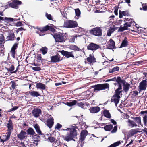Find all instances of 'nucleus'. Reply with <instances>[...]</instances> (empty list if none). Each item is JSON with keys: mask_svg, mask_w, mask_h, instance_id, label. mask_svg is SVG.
Instances as JSON below:
<instances>
[{"mask_svg": "<svg viewBox=\"0 0 147 147\" xmlns=\"http://www.w3.org/2000/svg\"><path fill=\"white\" fill-rule=\"evenodd\" d=\"M109 30L112 33L115 30V29L114 28L111 27Z\"/></svg>", "mask_w": 147, "mask_h": 147, "instance_id": "obj_59", "label": "nucleus"}, {"mask_svg": "<svg viewBox=\"0 0 147 147\" xmlns=\"http://www.w3.org/2000/svg\"><path fill=\"white\" fill-rule=\"evenodd\" d=\"M100 46L93 43H91L88 45L87 48L88 50L94 51L100 48Z\"/></svg>", "mask_w": 147, "mask_h": 147, "instance_id": "obj_9", "label": "nucleus"}, {"mask_svg": "<svg viewBox=\"0 0 147 147\" xmlns=\"http://www.w3.org/2000/svg\"><path fill=\"white\" fill-rule=\"evenodd\" d=\"M80 35H78V36L76 35L75 36L71 37L69 39V41L71 42H74L75 38H77V37H80Z\"/></svg>", "mask_w": 147, "mask_h": 147, "instance_id": "obj_48", "label": "nucleus"}, {"mask_svg": "<svg viewBox=\"0 0 147 147\" xmlns=\"http://www.w3.org/2000/svg\"><path fill=\"white\" fill-rule=\"evenodd\" d=\"M107 48L109 49H113L115 48V43L113 40L110 39L107 44Z\"/></svg>", "mask_w": 147, "mask_h": 147, "instance_id": "obj_14", "label": "nucleus"}, {"mask_svg": "<svg viewBox=\"0 0 147 147\" xmlns=\"http://www.w3.org/2000/svg\"><path fill=\"white\" fill-rule=\"evenodd\" d=\"M103 114L105 117L108 118H109L111 117L110 114L108 110H105L103 112Z\"/></svg>", "mask_w": 147, "mask_h": 147, "instance_id": "obj_35", "label": "nucleus"}, {"mask_svg": "<svg viewBox=\"0 0 147 147\" xmlns=\"http://www.w3.org/2000/svg\"><path fill=\"white\" fill-rule=\"evenodd\" d=\"M7 127L8 129V132H10V134L13 129V125L11 120H9V123L7 124Z\"/></svg>", "mask_w": 147, "mask_h": 147, "instance_id": "obj_27", "label": "nucleus"}, {"mask_svg": "<svg viewBox=\"0 0 147 147\" xmlns=\"http://www.w3.org/2000/svg\"><path fill=\"white\" fill-rule=\"evenodd\" d=\"M87 131L86 130H83L81 133V140L82 141H83L87 134Z\"/></svg>", "mask_w": 147, "mask_h": 147, "instance_id": "obj_29", "label": "nucleus"}, {"mask_svg": "<svg viewBox=\"0 0 147 147\" xmlns=\"http://www.w3.org/2000/svg\"><path fill=\"white\" fill-rule=\"evenodd\" d=\"M18 108V107L17 106H14L13 108L8 111L10 112L12 111H15Z\"/></svg>", "mask_w": 147, "mask_h": 147, "instance_id": "obj_55", "label": "nucleus"}, {"mask_svg": "<svg viewBox=\"0 0 147 147\" xmlns=\"http://www.w3.org/2000/svg\"><path fill=\"white\" fill-rule=\"evenodd\" d=\"M142 6L143 7V10L144 11L147 10V6L145 4H142Z\"/></svg>", "mask_w": 147, "mask_h": 147, "instance_id": "obj_54", "label": "nucleus"}, {"mask_svg": "<svg viewBox=\"0 0 147 147\" xmlns=\"http://www.w3.org/2000/svg\"><path fill=\"white\" fill-rule=\"evenodd\" d=\"M4 20L8 22H12L13 21V19L12 18L5 17Z\"/></svg>", "mask_w": 147, "mask_h": 147, "instance_id": "obj_51", "label": "nucleus"}, {"mask_svg": "<svg viewBox=\"0 0 147 147\" xmlns=\"http://www.w3.org/2000/svg\"><path fill=\"white\" fill-rule=\"evenodd\" d=\"M131 118L133 119L134 121V123L137 125V126H138L139 127H140V125L142 127L143 126V125L141 123V119L140 117H131Z\"/></svg>", "mask_w": 147, "mask_h": 147, "instance_id": "obj_13", "label": "nucleus"}, {"mask_svg": "<svg viewBox=\"0 0 147 147\" xmlns=\"http://www.w3.org/2000/svg\"><path fill=\"white\" fill-rule=\"evenodd\" d=\"M46 16L49 20H52V18L51 15V14H49L46 13L45 15Z\"/></svg>", "mask_w": 147, "mask_h": 147, "instance_id": "obj_52", "label": "nucleus"}, {"mask_svg": "<svg viewBox=\"0 0 147 147\" xmlns=\"http://www.w3.org/2000/svg\"><path fill=\"white\" fill-rule=\"evenodd\" d=\"M75 13H76V16L75 18L76 19H78V17L79 16H80L81 12L80 11L79 9H75Z\"/></svg>", "mask_w": 147, "mask_h": 147, "instance_id": "obj_41", "label": "nucleus"}, {"mask_svg": "<svg viewBox=\"0 0 147 147\" xmlns=\"http://www.w3.org/2000/svg\"><path fill=\"white\" fill-rule=\"evenodd\" d=\"M119 14V17L120 18H123V15L125 16H129V13L128 11H120Z\"/></svg>", "mask_w": 147, "mask_h": 147, "instance_id": "obj_25", "label": "nucleus"}, {"mask_svg": "<svg viewBox=\"0 0 147 147\" xmlns=\"http://www.w3.org/2000/svg\"><path fill=\"white\" fill-rule=\"evenodd\" d=\"M100 110V107L98 106L91 107L89 109L91 113H96L99 112Z\"/></svg>", "mask_w": 147, "mask_h": 147, "instance_id": "obj_26", "label": "nucleus"}, {"mask_svg": "<svg viewBox=\"0 0 147 147\" xmlns=\"http://www.w3.org/2000/svg\"><path fill=\"white\" fill-rule=\"evenodd\" d=\"M29 94L33 97H38L40 96L38 92L34 91H29Z\"/></svg>", "mask_w": 147, "mask_h": 147, "instance_id": "obj_31", "label": "nucleus"}, {"mask_svg": "<svg viewBox=\"0 0 147 147\" xmlns=\"http://www.w3.org/2000/svg\"><path fill=\"white\" fill-rule=\"evenodd\" d=\"M39 138V136L37 135H34L32 136L33 143L36 145H38V142L40 141Z\"/></svg>", "mask_w": 147, "mask_h": 147, "instance_id": "obj_28", "label": "nucleus"}, {"mask_svg": "<svg viewBox=\"0 0 147 147\" xmlns=\"http://www.w3.org/2000/svg\"><path fill=\"white\" fill-rule=\"evenodd\" d=\"M77 103V101L75 100H73L72 102H67V105L69 106H72L75 105Z\"/></svg>", "mask_w": 147, "mask_h": 147, "instance_id": "obj_45", "label": "nucleus"}, {"mask_svg": "<svg viewBox=\"0 0 147 147\" xmlns=\"http://www.w3.org/2000/svg\"><path fill=\"white\" fill-rule=\"evenodd\" d=\"M111 122L114 125L116 124V122L113 119H111Z\"/></svg>", "mask_w": 147, "mask_h": 147, "instance_id": "obj_63", "label": "nucleus"}, {"mask_svg": "<svg viewBox=\"0 0 147 147\" xmlns=\"http://www.w3.org/2000/svg\"><path fill=\"white\" fill-rule=\"evenodd\" d=\"M62 130L68 131L67 135L63 137L64 140L67 142L73 140V138L77 135L76 131L74 128H67V129H62Z\"/></svg>", "mask_w": 147, "mask_h": 147, "instance_id": "obj_1", "label": "nucleus"}, {"mask_svg": "<svg viewBox=\"0 0 147 147\" xmlns=\"http://www.w3.org/2000/svg\"><path fill=\"white\" fill-rule=\"evenodd\" d=\"M109 87V84L107 83L102 84H99L92 86L94 91L104 90L108 88Z\"/></svg>", "mask_w": 147, "mask_h": 147, "instance_id": "obj_4", "label": "nucleus"}, {"mask_svg": "<svg viewBox=\"0 0 147 147\" xmlns=\"http://www.w3.org/2000/svg\"><path fill=\"white\" fill-rule=\"evenodd\" d=\"M18 46V44L16 43H15L13 45V47H12L11 50V56L13 58H15V49Z\"/></svg>", "mask_w": 147, "mask_h": 147, "instance_id": "obj_24", "label": "nucleus"}, {"mask_svg": "<svg viewBox=\"0 0 147 147\" xmlns=\"http://www.w3.org/2000/svg\"><path fill=\"white\" fill-rule=\"evenodd\" d=\"M61 54L64 56H65L67 58L70 57H74V56L73 54V52H69L64 50H62L61 52Z\"/></svg>", "mask_w": 147, "mask_h": 147, "instance_id": "obj_12", "label": "nucleus"}, {"mask_svg": "<svg viewBox=\"0 0 147 147\" xmlns=\"http://www.w3.org/2000/svg\"><path fill=\"white\" fill-rule=\"evenodd\" d=\"M130 20H131V21L126 22L124 24V26L123 28V30L128 29L129 27H130L131 26L132 24L133 25H134V24H135V22L134 21H132V19H129V21H130Z\"/></svg>", "mask_w": 147, "mask_h": 147, "instance_id": "obj_10", "label": "nucleus"}, {"mask_svg": "<svg viewBox=\"0 0 147 147\" xmlns=\"http://www.w3.org/2000/svg\"><path fill=\"white\" fill-rule=\"evenodd\" d=\"M111 33V32L109 30L107 32V34L108 36H110Z\"/></svg>", "mask_w": 147, "mask_h": 147, "instance_id": "obj_64", "label": "nucleus"}, {"mask_svg": "<svg viewBox=\"0 0 147 147\" xmlns=\"http://www.w3.org/2000/svg\"><path fill=\"white\" fill-rule=\"evenodd\" d=\"M37 59L39 61H40L41 60L42 57L40 55H38L37 56Z\"/></svg>", "mask_w": 147, "mask_h": 147, "instance_id": "obj_60", "label": "nucleus"}, {"mask_svg": "<svg viewBox=\"0 0 147 147\" xmlns=\"http://www.w3.org/2000/svg\"><path fill=\"white\" fill-rule=\"evenodd\" d=\"M123 85V90L125 92H127L129 90L130 86L129 84L125 83Z\"/></svg>", "mask_w": 147, "mask_h": 147, "instance_id": "obj_34", "label": "nucleus"}, {"mask_svg": "<svg viewBox=\"0 0 147 147\" xmlns=\"http://www.w3.org/2000/svg\"><path fill=\"white\" fill-rule=\"evenodd\" d=\"M90 32L94 35L98 36H101L102 34V30L98 27L92 29Z\"/></svg>", "mask_w": 147, "mask_h": 147, "instance_id": "obj_6", "label": "nucleus"}, {"mask_svg": "<svg viewBox=\"0 0 147 147\" xmlns=\"http://www.w3.org/2000/svg\"><path fill=\"white\" fill-rule=\"evenodd\" d=\"M140 113L142 115H143V120L145 126H146L147 125V111H142L140 112Z\"/></svg>", "mask_w": 147, "mask_h": 147, "instance_id": "obj_15", "label": "nucleus"}, {"mask_svg": "<svg viewBox=\"0 0 147 147\" xmlns=\"http://www.w3.org/2000/svg\"><path fill=\"white\" fill-rule=\"evenodd\" d=\"M88 61L90 63L94 62L95 61V59L94 58V57L90 55L89 57L87 58Z\"/></svg>", "mask_w": 147, "mask_h": 147, "instance_id": "obj_32", "label": "nucleus"}, {"mask_svg": "<svg viewBox=\"0 0 147 147\" xmlns=\"http://www.w3.org/2000/svg\"><path fill=\"white\" fill-rule=\"evenodd\" d=\"M6 69L8 71L10 72L11 73H16L17 71V70H16L13 72H12L14 69V66L12 65H11L9 68H6Z\"/></svg>", "mask_w": 147, "mask_h": 147, "instance_id": "obj_36", "label": "nucleus"}, {"mask_svg": "<svg viewBox=\"0 0 147 147\" xmlns=\"http://www.w3.org/2000/svg\"><path fill=\"white\" fill-rule=\"evenodd\" d=\"M28 133L31 135H34L35 134V132L34 130L32 128H29L27 130Z\"/></svg>", "mask_w": 147, "mask_h": 147, "instance_id": "obj_40", "label": "nucleus"}, {"mask_svg": "<svg viewBox=\"0 0 147 147\" xmlns=\"http://www.w3.org/2000/svg\"><path fill=\"white\" fill-rule=\"evenodd\" d=\"M62 125L59 123H57L55 127V128L59 129L61 128Z\"/></svg>", "mask_w": 147, "mask_h": 147, "instance_id": "obj_58", "label": "nucleus"}, {"mask_svg": "<svg viewBox=\"0 0 147 147\" xmlns=\"http://www.w3.org/2000/svg\"><path fill=\"white\" fill-rule=\"evenodd\" d=\"M119 68L118 67H115L113 68L111 70H110L109 71V73H112L114 72H115L119 70Z\"/></svg>", "mask_w": 147, "mask_h": 147, "instance_id": "obj_47", "label": "nucleus"}, {"mask_svg": "<svg viewBox=\"0 0 147 147\" xmlns=\"http://www.w3.org/2000/svg\"><path fill=\"white\" fill-rule=\"evenodd\" d=\"M147 85V81L146 80H142L140 83L139 88L140 90H145Z\"/></svg>", "mask_w": 147, "mask_h": 147, "instance_id": "obj_17", "label": "nucleus"}, {"mask_svg": "<svg viewBox=\"0 0 147 147\" xmlns=\"http://www.w3.org/2000/svg\"><path fill=\"white\" fill-rule=\"evenodd\" d=\"M127 122L128 123V126L130 127H136L137 126V125L134 123V120L128 119L127 120Z\"/></svg>", "mask_w": 147, "mask_h": 147, "instance_id": "obj_23", "label": "nucleus"}, {"mask_svg": "<svg viewBox=\"0 0 147 147\" xmlns=\"http://www.w3.org/2000/svg\"><path fill=\"white\" fill-rule=\"evenodd\" d=\"M122 91H118L117 90H116L115 94L113 96L111 99L112 101L114 102L116 106L119 102V99L120 98V95Z\"/></svg>", "mask_w": 147, "mask_h": 147, "instance_id": "obj_3", "label": "nucleus"}, {"mask_svg": "<svg viewBox=\"0 0 147 147\" xmlns=\"http://www.w3.org/2000/svg\"><path fill=\"white\" fill-rule=\"evenodd\" d=\"M116 82L119 84V86L118 88L116 90L120 91V90L122 89L121 85H123L125 83V82L123 80L121 79L120 77H118L116 79Z\"/></svg>", "mask_w": 147, "mask_h": 147, "instance_id": "obj_16", "label": "nucleus"}, {"mask_svg": "<svg viewBox=\"0 0 147 147\" xmlns=\"http://www.w3.org/2000/svg\"><path fill=\"white\" fill-rule=\"evenodd\" d=\"M41 113L40 109H34L32 111V113L35 117H38Z\"/></svg>", "mask_w": 147, "mask_h": 147, "instance_id": "obj_21", "label": "nucleus"}, {"mask_svg": "<svg viewBox=\"0 0 147 147\" xmlns=\"http://www.w3.org/2000/svg\"><path fill=\"white\" fill-rule=\"evenodd\" d=\"M34 127L36 132L39 135H42L40 129L39 125L36 124L34 125Z\"/></svg>", "mask_w": 147, "mask_h": 147, "instance_id": "obj_37", "label": "nucleus"}, {"mask_svg": "<svg viewBox=\"0 0 147 147\" xmlns=\"http://www.w3.org/2000/svg\"><path fill=\"white\" fill-rule=\"evenodd\" d=\"M113 126L111 125H107L104 127V129L105 131H110L113 128Z\"/></svg>", "mask_w": 147, "mask_h": 147, "instance_id": "obj_38", "label": "nucleus"}, {"mask_svg": "<svg viewBox=\"0 0 147 147\" xmlns=\"http://www.w3.org/2000/svg\"><path fill=\"white\" fill-rule=\"evenodd\" d=\"M48 118L49 119L47 122V125L50 128L52 127L53 124V119L51 115H49Z\"/></svg>", "mask_w": 147, "mask_h": 147, "instance_id": "obj_19", "label": "nucleus"}, {"mask_svg": "<svg viewBox=\"0 0 147 147\" xmlns=\"http://www.w3.org/2000/svg\"><path fill=\"white\" fill-rule=\"evenodd\" d=\"M54 37L56 42H62L64 41L65 36L63 34H57L54 36Z\"/></svg>", "mask_w": 147, "mask_h": 147, "instance_id": "obj_7", "label": "nucleus"}, {"mask_svg": "<svg viewBox=\"0 0 147 147\" xmlns=\"http://www.w3.org/2000/svg\"><path fill=\"white\" fill-rule=\"evenodd\" d=\"M70 49L72 50H75L76 51H80V49L79 48L77 47L75 45H71L70 47Z\"/></svg>", "mask_w": 147, "mask_h": 147, "instance_id": "obj_43", "label": "nucleus"}, {"mask_svg": "<svg viewBox=\"0 0 147 147\" xmlns=\"http://www.w3.org/2000/svg\"><path fill=\"white\" fill-rule=\"evenodd\" d=\"M51 58V62H57L60 60V56L59 55L52 56Z\"/></svg>", "mask_w": 147, "mask_h": 147, "instance_id": "obj_20", "label": "nucleus"}, {"mask_svg": "<svg viewBox=\"0 0 147 147\" xmlns=\"http://www.w3.org/2000/svg\"><path fill=\"white\" fill-rule=\"evenodd\" d=\"M32 69L33 70L36 71H39L41 70L40 67H34Z\"/></svg>", "mask_w": 147, "mask_h": 147, "instance_id": "obj_56", "label": "nucleus"}, {"mask_svg": "<svg viewBox=\"0 0 147 147\" xmlns=\"http://www.w3.org/2000/svg\"><path fill=\"white\" fill-rule=\"evenodd\" d=\"M4 41V38L3 34H0V44H2Z\"/></svg>", "mask_w": 147, "mask_h": 147, "instance_id": "obj_49", "label": "nucleus"}, {"mask_svg": "<svg viewBox=\"0 0 147 147\" xmlns=\"http://www.w3.org/2000/svg\"><path fill=\"white\" fill-rule=\"evenodd\" d=\"M27 134L23 130H22L20 133L17 135L18 137L20 140H23L27 137Z\"/></svg>", "mask_w": 147, "mask_h": 147, "instance_id": "obj_18", "label": "nucleus"}, {"mask_svg": "<svg viewBox=\"0 0 147 147\" xmlns=\"http://www.w3.org/2000/svg\"><path fill=\"white\" fill-rule=\"evenodd\" d=\"M22 4L20 1L17 0H14L8 4L9 6L11 8L17 9L19 7V5Z\"/></svg>", "mask_w": 147, "mask_h": 147, "instance_id": "obj_5", "label": "nucleus"}, {"mask_svg": "<svg viewBox=\"0 0 147 147\" xmlns=\"http://www.w3.org/2000/svg\"><path fill=\"white\" fill-rule=\"evenodd\" d=\"M77 22L75 21L67 20L64 23V27L68 28H73L77 26Z\"/></svg>", "mask_w": 147, "mask_h": 147, "instance_id": "obj_2", "label": "nucleus"}, {"mask_svg": "<svg viewBox=\"0 0 147 147\" xmlns=\"http://www.w3.org/2000/svg\"><path fill=\"white\" fill-rule=\"evenodd\" d=\"M10 135V132H8L7 134L1 136L0 137V142H3V143L5 141L8 140L9 138Z\"/></svg>", "mask_w": 147, "mask_h": 147, "instance_id": "obj_8", "label": "nucleus"}, {"mask_svg": "<svg viewBox=\"0 0 147 147\" xmlns=\"http://www.w3.org/2000/svg\"><path fill=\"white\" fill-rule=\"evenodd\" d=\"M21 25L22 23L20 22H17L16 24V25L18 26H21Z\"/></svg>", "mask_w": 147, "mask_h": 147, "instance_id": "obj_61", "label": "nucleus"}, {"mask_svg": "<svg viewBox=\"0 0 147 147\" xmlns=\"http://www.w3.org/2000/svg\"><path fill=\"white\" fill-rule=\"evenodd\" d=\"M40 50L43 55L46 54L47 52V49L45 47H42Z\"/></svg>", "mask_w": 147, "mask_h": 147, "instance_id": "obj_46", "label": "nucleus"}, {"mask_svg": "<svg viewBox=\"0 0 147 147\" xmlns=\"http://www.w3.org/2000/svg\"><path fill=\"white\" fill-rule=\"evenodd\" d=\"M36 28L38 29L40 31L36 32V33L39 34V36H41L44 34H42L41 33H43L45 31H46L49 29V27L48 26H46L42 28Z\"/></svg>", "mask_w": 147, "mask_h": 147, "instance_id": "obj_11", "label": "nucleus"}, {"mask_svg": "<svg viewBox=\"0 0 147 147\" xmlns=\"http://www.w3.org/2000/svg\"><path fill=\"white\" fill-rule=\"evenodd\" d=\"M117 130V125L115 126L113 129L111 131V133H115Z\"/></svg>", "mask_w": 147, "mask_h": 147, "instance_id": "obj_53", "label": "nucleus"}, {"mask_svg": "<svg viewBox=\"0 0 147 147\" xmlns=\"http://www.w3.org/2000/svg\"><path fill=\"white\" fill-rule=\"evenodd\" d=\"M115 16L114 15H112L109 17L110 20H113Z\"/></svg>", "mask_w": 147, "mask_h": 147, "instance_id": "obj_62", "label": "nucleus"}, {"mask_svg": "<svg viewBox=\"0 0 147 147\" xmlns=\"http://www.w3.org/2000/svg\"><path fill=\"white\" fill-rule=\"evenodd\" d=\"M48 139L51 143H55L57 142V140L52 137H49Z\"/></svg>", "mask_w": 147, "mask_h": 147, "instance_id": "obj_42", "label": "nucleus"}, {"mask_svg": "<svg viewBox=\"0 0 147 147\" xmlns=\"http://www.w3.org/2000/svg\"><path fill=\"white\" fill-rule=\"evenodd\" d=\"M15 37L14 33L9 34V36L7 37L8 40H14Z\"/></svg>", "mask_w": 147, "mask_h": 147, "instance_id": "obj_39", "label": "nucleus"}, {"mask_svg": "<svg viewBox=\"0 0 147 147\" xmlns=\"http://www.w3.org/2000/svg\"><path fill=\"white\" fill-rule=\"evenodd\" d=\"M45 85L41 83H38L36 84V88H37L44 90L45 89Z\"/></svg>", "mask_w": 147, "mask_h": 147, "instance_id": "obj_30", "label": "nucleus"}, {"mask_svg": "<svg viewBox=\"0 0 147 147\" xmlns=\"http://www.w3.org/2000/svg\"><path fill=\"white\" fill-rule=\"evenodd\" d=\"M130 94L132 95L133 97H135L138 95V92L137 91H133L130 93Z\"/></svg>", "mask_w": 147, "mask_h": 147, "instance_id": "obj_50", "label": "nucleus"}, {"mask_svg": "<svg viewBox=\"0 0 147 147\" xmlns=\"http://www.w3.org/2000/svg\"><path fill=\"white\" fill-rule=\"evenodd\" d=\"M127 44L128 41L127 40V38L125 37L122 41V42L120 46V48L125 47L127 46Z\"/></svg>", "mask_w": 147, "mask_h": 147, "instance_id": "obj_33", "label": "nucleus"}, {"mask_svg": "<svg viewBox=\"0 0 147 147\" xmlns=\"http://www.w3.org/2000/svg\"><path fill=\"white\" fill-rule=\"evenodd\" d=\"M77 105L82 108H84V104L82 102L79 103L77 104Z\"/></svg>", "mask_w": 147, "mask_h": 147, "instance_id": "obj_57", "label": "nucleus"}, {"mask_svg": "<svg viewBox=\"0 0 147 147\" xmlns=\"http://www.w3.org/2000/svg\"><path fill=\"white\" fill-rule=\"evenodd\" d=\"M120 144V141H118L110 145L109 147H116L119 145Z\"/></svg>", "mask_w": 147, "mask_h": 147, "instance_id": "obj_44", "label": "nucleus"}, {"mask_svg": "<svg viewBox=\"0 0 147 147\" xmlns=\"http://www.w3.org/2000/svg\"><path fill=\"white\" fill-rule=\"evenodd\" d=\"M139 128L134 129L130 130L129 132V135L130 136H132L138 133H140L141 131H139Z\"/></svg>", "mask_w": 147, "mask_h": 147, "instance_id": "obj_22", "label": "nucleus"}]
</instances>
